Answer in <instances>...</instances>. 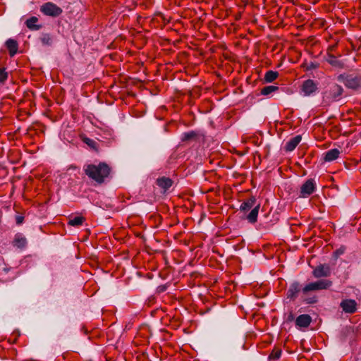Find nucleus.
<instances>
[{"instance_id": "15", "label": "nucleus", "mask_w": 361, "mask_h": 361, "mask_svg": "<svg viewBox=\"0 0 361 361\" xmlns=\"http://www.w3.org/2000/svg\"><path fill=\"white\" fill-rule=\"evenodd\" d=\"M172 180L166 177H161L157 180V185L163 189L164 192L172 185Z\"/></svg>"}, {"instance_id": "29", "label": "nucleus", "mask_w": 361, "mask_h": 361, "mask_svg": "<svg viewBox=\"0 0 361 361\" xmlns=\"http://www.w3.org/2000/svg\"><path fill=\"white\" fill-rule=\"evenodd\" d=\"M24 217L22 216H16V221L18 225L21 224L23 222Z\"/></svg>"}, {"instance_id": "7", "label": "nucleus", "mask_w": 361, "mask_h": 361, "mask_svg": "<svg viewBox=\"0 0 361 361\" xmlns=\"http://www.w3.org/2000/svg\"><path fill=\"white\" fill-rule=\"evenodd\" d=\"M345 85L350 89L356 90L361 87V75H348L344 80Z\"/></svg>"}, {"instance_id": "5", "label": "nucleus", "mask_w": 361, "mask_h": 361, "mask_svg": "<svg viewBox=\"0 0 361 361\" xmlns=\"http://www.w3.org/2000/svg\"><path fill=\"white\" fill-rule=\"evenodd\" d=\"M316 190V183L314 179L307 180L300 187V197L306 198Z\"/></svg>"}, {"instance_id": "3", "label": "nucleus", "mask_w": 361, "mask_h": 361, "mask_svg": "<svg viewBox=\"0 0 361 361\" xmlns=\"http://www.w3.org/2000/svg\"><path fill=\"white\" fill-rule=\"evenodd\" d=\"M333 282L329 279H319L318 281L311 282L305 285L302 288V293L304 294L310 291H316L321 290H327L332 286Z\"/></svg>"}, {"instance_id": "13", "label": "nucleus", "mask_w": 361, "mask_h": 361, "mask_svg": "<svg viewBox=\"0 0 361 361\" xmlns=\"http://www.w3.org/2000/svg\"><path fill=\"white\" fill-rule=\"evenodd\" d=\"M341 152L338 149H331L324 153V160L325 161H333L338 158Z\"/></svg>"}, {"instance_id": "25", "label": "nucleus", "mask_w": 361, "mask_h": 361, "mask_svg": "<svg viewBox=\"0 0 361 361\" xmlns=\"http://www.w3.org/2000/svg\"><path fill=\"white\" fill-rule=\"evenodd\" d=\"M82 141L91 148L97 149V143L94 140L89 137H84Z\"/></svg>"}, {"instance_id": "14", "label": "nucleus", "mask_w": 361, "mask_h": 361, "mask_svg": "<svg viewBox=\"0 0 361 361\" xmlns=\"http://www.w3.org/2000/svg\"><path fill=\"white\" fill-rule=\"evenodd\" d=\"M6 46L8 50L10 56H13L18 51V44L16 40L8 39L6 42Z\"/></svg>"}, {"instance_id": "24", "label": "nucleus", "mask_w": 361, "mask_h": 361, "mask_svg": "<svg viewBox=\"0 0 361 361\" xmlns=\"http://www.w3.org/2000/svg\"><path fill=\"white\" fill-rule=\"evenodd\" d=\"M197 136V133L195 131L184 133L182 135L181 140L183 142L195 140Z\"/></svg>"}, {"instance_id": "18", "label": "nucleus", "mask_w": 361, "mask_h": 361, "mask_svg": "<svg viewBox=\"0 0 361 361\" xmlns=\"http://www.w3.org/2000/svg\"><path fill=\"white\" fill-rule=\"evenodd\" d=\"M38 22V18L35 16H32L30 18H28L26 22V26L32 30H38L41 27L40 25H37V23Z\"/></svg>"}, {"instance_id": "31", "label": "nucleus", "mask_w": 361, "mask_h": 361, "mask_svg": "<svg viewBox=\"0 0 361 361\" xmlns=\"http://www.w3.org/2000/svg\"><path fill=\"white\" fill-rule=\"evenodd\" d=\"M343 251L339 249V250H336V252L334 253L336 254V256H338L339 255L343 254Z\"/></svg>"}, {"instance_id": "20", "label": "nucleus", "mask_w": 361, "mask_h": 361, "mask_svg": "<svg viewBox=\"0 0 361 361\" xmlns=\"http://www.w3.org/2000/svg\"><path fill=\"white\" fill-rule=\"evenodd\" d=\"M326 61L329 64H331L333 66L340 68H343V63L334 55H329Z\"/></svg>"}, {"instance_id": "19", "label": "nucleus", "mask_w": 361, "mask_h": 361, "mask_svg": "<svg viewBox=\"0 0 361 361\" xmlns=\"http://www.w3.org/2000/svg\"><path fill=\"white\" fill-rule=\"evenodd\" d=\"M26 238L21 233H17L15 235L13 245L18 247H24L26 245Z\"/></svg>"}, {"instance_id": "16", "label": "nucleus", "mask_w": 361, "mask_h": 361, "mask_svg": "<svg viewBox=\"0 0 361 361\" xmlns=\"http://www.w3.org/2000/svg\"><path fill=\"white\" fill-rule=\"evenodd\" d=\"M256 203V198L253 196L250 197L244 201L240 207V209L243 212H247L254 207Z\"/></svg>"}, {"instance_id": "26", "label": "nucleus", "mask_w": 361, "mask_h": 361, "mask_svg": "<svg viewBox=\"0 0 361 361\" xmlns=\"http://www.w3.org/2000/svg\"><path fill=\"white\" fill-rule=\"evenodd\" d=\"M41 41L43 44L50 45L51 44L52 39L49 34H45L42 37Z\"/></svg>"}, {"instance_id": "27", "label": "nucleus", "mask_w": 361, "mask_h": 361, "mask_svg": "<svg viewBox=\"0 0 361 361\" xmlns=\"http://www.w3.org/2000/svg\"><path fill=\"white\" fill-rule=\"evenodd\" d=\"M281 355V350L274 349L271 353L269 357L272 359H279Z\"/></svg>"}, {"instance_id": "12", "label": "nucleus", "mask_w": 361, "mask_h": 361, "mask_svg": "<svg viewBox=\"0 0 361 361\" xmlns=\"http://www.w3.org/2000/svg\"><path fill=\"white\" fill-rule=\"evenodd\" d=\"M302 140L301 135H296L290 139L286 144L285 149L287 152L293 151Z\"/></svg>"}, {"instance_id": "33", "label": "nucleus", "mask_w": 361, "mask_h": 361, "mask_svg": "<svg viewBox=\"0 0 361 361\" xmlns=\"http://www.w3.org/2000/svg\"><path fill=\"white\" fill-rule=\"evenodd\" d=\"M316 300H312V301H307V303H313Z\"/></svg>"}, {"instance_id": "28", "label": "nucleus", "mask_w": 361, "mask_h": 361, "mask_svg": "<svg viewBox=\"0 0 361 361\" xmlns=\"http://www.w3.org/2000/svg\"><path fill=\"white\" fill-rule=\"evenodd\" d=\"M8 78V73L5 71V68H0V83H4Z\"/></svg>"}, {"instance_id": "17", "label": "nucleus", "mask_w": 361, "mask_h": 361, "mask_svg": "<svg viewBox=\"0 0 361 361\" xmlns=\"http://www.w3.org/2000/svg\"><path fill=\"white\" fill-rule=\"evenodd\" d=\"M259 208L260 204H257L252 208L251 212L247 216V219L250 223L255 224L257 222Z\"/></svg>"}, {"instance_id": "1", "label": "nucleus", "mask_w": 361, "mask_h": 361, "mask_svg": "<svg viewBox=\"0 0 361 361\" xmlns=\"http://www.w3.org/2000/svg\"><path fill=\"white\" fill-rule=\"evenodd\" d=\"M85 175L98 184H102L110 176L111 169L105 162H99L98 164H90L83 168Z\"/></svg>"}, {"instance_id": "22", "label": "nucleus", "mask_w": 361, "mask_h": 361, "mask_svg": "<svg viewBox=\"0 0 361 361\" xmlns=\"http://www.w3.org/2000/svg\"><path fill=\"white\" fill-rule=\"evenodd\" d=\"M85 218L80 216H75L73 219H69L68 224L72 226H78L82 224L85 221Z\"/></svg>"}, {"instance_id": "10", "label": "nucleus", "mask_w": 361, "mask_h": 361, "mask_svg": "<svg viewBox=\"0 0 361 361\" xmlns=\"http://www.w3.org/2000/svg\"><path fill=\"white\" fill-rule=\"evenodd\" d=\"M317 90V84L312 80H307L303 82L302 85V92L305 96H310Z\"/></svg>"}, {"instance_id": "4", "label": "nucleus", "mask_w": 361, "mask_h": 361, "mask_svg": "<svg viewBox=\"0 0 361 361\" xmlns=\"http://www.w3.org/2000/svg\"><path fill=\"white\" fill-rule=\"evenodd\" d=\"M40 10L44 15L52 17L59 16L63 12L60 7L51 2H47L43 4Z\"/></svg>"}, {"instance_id": "6", "label": "nucleus", "mask_w": 361, "mask_h": 361, "mask_svg": "<svg viewBox=\"0 0 361 361\" xmlns=\"http://www.w3.org/2000/svg\"><path fill=\"white\" fill-rule=\"evenodd\" d=\"M331 270L330 266L327 264L318 265L312 271V275L317 279L328 277L331 275Z\"/></svg>"}, {"instance_id": "2", "label": "nucleus", "mask_w": 361, "mask_h": 361, "mask_svg": "<svg viewBox=\"0 0 361 361\" xmlns=\"http://www.w3.org/2000/svg\"><path fill=\"white\" fill-rule=\"evenodd\" d=\"M343 89L338 84H332L324 92L323 102L326 104H330L336 100H338L343 94Z\"/></svg>"}, {"instance_id": "8", "label": "nucleus", "mask_w": 361, "mask_h": 361, "mask_svg": "<svg viewBox=\"0 0 361 361\" xmlns=\"http://www.w3.org/2000/svg\"><path fill=\"white\" fill-rule=\"evenodd\" d=\"M302 288L303 287H302V286L298 281H294L292 283L287 290V298L290 300H295L298 298V293L300 291L302 292Z\"/></svg>"}, {"instance_id": "9", "label": "nucleus", "mask_w": 361, "mask_h": 361, "mask_svg": "<svg viewBox=\"0 0 361 361\" xmlns=\"http://www.w3.org/2000/svg\"><path fill=\"white\" fill-rule=\"evenodd\" d=\"M340 307L344 312L353 314L357 310V302L355 300L345 299L341 302Z\"/></svg>"}, {"instance_id": "30", "label": "nucleus", "mask_w": 361, "mask_h": 361, "mask_svg": "<svg viewBox=\"0 0 361 361\" xmlns=\"http://www.w3.org/2000/svg\"><path fill=\"white\" fill-rule=\"evenodd\" d=\"M294 318H295V317H294L293 314L292 312H290V313L288 315L286 320H287V322H292V321H293V320H294Z\"/></svg>"}, {"instance_id": "11", "label": "nucleus", "mask_w": 361, "mask_h": 361, "mask_svg": "<svg viewBox=\"0 0 361 361\" xmlns=\"http://www.w3.org/2000/svg\"><path fill=\"white\" fill-rule=\"evenodd\" d=\"M312 318L309 314H300L295 319V325L298 327L306 328L310 326Z\"/></svg>"}, {"instance_id": "32", "label": "nucleus", "mask_w": 361, "mask_h": 361, "mask_svg": "<svg viewBox=\"0 0 361 361\" xmlns=\"http://www.w3.org/2000/svg\"><path fill=\"white\" fill-rule=\"evenodd\" d=\"M309 68H316L317 66L314 63H311V64L310 65Z\"/></svg>"}, {"instance_id": "23", "label": "nucleus", "mask_w": 361, "mask_h": 361, "mask_svg": "<svg viewBox=\"0 0 361 361\" xmlns=\"http://www.w3.org/2000/svg\"><path fill=\"white\" fill-rule=\"evenodd\" d=\"M279 90V87L278 86H275V85H269V86H265L264 87L262 90H261V94L262 95H269L270 94H271L272 92H276Z\"/></svg>"}, {"instance_id": "21", "label": "nucleus", "mask_w": 361, "mask_h": 361, "mask_svg": "<svg viewBox=\"0 0 361 361\" xmlns=\"http://www.w3.org/2000/svg\"><path fill=\"white\" fill-rule=\"evenodd\" d=\"M279 76V73L274 71H268L264 75V80L267 82L274 81Z\"/></svg>"}]
</instances>
